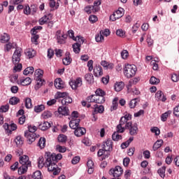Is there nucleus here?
I'll return each mask as SVG.
<instances>
[{
	"label": "nucleus",
	"mask_w": 179,
	"mask_h": 179,
	"mask_svg": "<svg viewBox=\"0 0 179 179\" xmlns=\"http://www.w3.org/2000/svg\"><path fill=\"white\" fill-rule=\"evenodd\" d=\"M15 142L16 143V145L18 148H20V146H22V145H23V137H22L20 136H17L15 140Z\"/></svg>",
	"instance_id": "4c0bfd02"
},
{
	"label": "nucleus",
	"mask_w": 179,
	"mask_h": 179,
	"mask_svg": "<svg viewBox=\"0 0 179 179\" xmlns=\"http://www.w3.org/2000/svg\"><path fill=\"white\" fill-rule=\"evenodd\" d=\"M109 155H110V153H108V151H106L104 150V148L100 149L98 151V156H99V157H101V156H103V159H107V157H108Z\"/></svg>",
	"instance_id": "b1692460"
},
{
	"label": "nucleus",
	"mask_w": 179,
	"mask_h": 179,
	"mask_svg": "<svg viewBox=\"0 0 179 179\" xmlns=\"http://www.w3.org/2000/svg\"><path fill=\"white\" fill-rule=\"evenodd\" d=\"M34 72V68L33 66L27 67L23 71L24 75H32Z\"/></svg>",
	"instance_id": "ea45409f"
},
{
	"label": "nucleus",
	"mask_w": 179,
	"mask_h": 179,
	"mask_svg": "<svg viewBox=\"0 0 179 179\" xmlns=\"http://www.w3.org/2000/svg\"><path fill=\"white\" fill-rule=\"evenodd\" d=\"M35 80H36V84L35 85V90H38L42 86V85L45 82L44 80H43L42 78L39 77H35L34 78Z\"/></svg>",
	"instance_id": "6ab92c4d"
},
{
	"label": "nucleus",
	"mask_w": 179,
	"mask_h": 179,
	"mask_svg": "<svg viewBox=\"0 0 179 179\" xmlns=\"http://www.w3.org/2000/svg\"><path fill=\"white\" fill-rule=\"evenodd\" d=\"M136 104H138V99H134L129 102V106L130 108H135Z\"/></svg>",
	"instance_id": "6e6d98bb"
},
{
	"label": "nucleus",
	"mask_w": 179,
	"mask_h": 179,
	"mask_svg": "<svg viewBox=\"0 0 179 179\" xmlns=\"http://www.w3.org/2000/svg\"><path fill=\"white\" fill-rule=\"evenodd\" d=\"M54 85L56 89H59V90L64 89V87H66V85H65V82H64V80H62L61 78H56L55 80Z\"/></svg>",
	"instance_id": "f8f14e48"
},
{
	"label": "nucleus",
	"mask_w": 179,
	"mask_h": 179,
	"mask_svg": "<svg viewBox=\"0 0 179 179\" xmlns=\"http://www.w3.org/2000/svg\"><path fill=\"white\" fill-rule=\"evenodd\" d=\"M150 83L151 85H158V83H160V80L155 76H152L150 79Z\"/></svg>",
	"instance_id": "8fccbe9b"
},
{
	"label": "nucleus",
	"mask_w": 179,
	"mask_h": 179,
	"mask_svg": "<svg viewBox=\"0 0 179 179\" xmlns=\"http://www.w3.org/2000/svg\"><path fill=\"white\" fill-rule=\"evenodd\" d=\"M9 110V105L2 106L0 108V113H7Z\"/></svg>",
	"instance_id": "69168bd1"
},
{
	"label": "nucleus",
	"mask_w": 179,
	"mask_h": 179,
	"mask_svg": "<svg viewBox=\"0 0 179 179\" xmlns=\"http://www.w3.org/2000/svg\"><path fill=\"white\" fill-rule=\"evenodd\" d=\"M20 82L22 86H29V85L31 83V78H30L29 77H27L24 79L20 80Z\"/></svg>",
	"instance_id": "bb28decb"
},
{
	"label": "nucleus",
	"mask_w": 179,
	"mask_h": 179,
	"mask_svg": "<svg viewBox=\"0 0 179 179\" xmlns=\"http://www.w3.org/2000/svg\"><path fill=\"white\" fill-rule=\"evenodd\" d=\"M136 71H138L136 66L134 64H127L124 69V73L126 78L130 79V78H134V76L136 75Z\"/></svg>",
	"instance_id": "39448f33"
},
{
	"label": "nucleus",
	"mask_w": 179,
	"mask_h": 179,
	"mask_svg": "<svg viewBox=\"0 0 179 179\" xmlns=\"http://www.w3.org/2000/svg\"><path fill=\"white\" fill-rule=\"evenodd\" d=\"M94 114H103L104 113V106L103 105H94Z\"/></svg>",
	"instance_id": "412c9836"
},
{
	"label": "nucleus",
	"mask_w": 179,
	"mask_h": 179,
	"mask_svg": "<svg viewBox=\"0 0 179 179\" xmlns=\"http://www.w3.org/2000/svg\"><path fill=\"white\" fill-rule=\"evenodd\" d=\"M101 5V0H98L96 1H94V6H92L95 10V12H99V6Z\"/></svg>",
	"instance_id": "13d9d810"
},
{
	"label": "nucleus",
	"mask_w": 179,
	"mask_h": 179,
	"mask_svg": "<svg viewBox=\"0 0 179 179\" xmlns=\"http://www.w3.org/2000/svg\"><path fill=\"white\" fill-rule=\"evenodd\" d=\"M87 103H96V95L92 94L86 98Z\"/></svg>",
	"instance_id": "603ef678"
},
{
	"label": "nucleus",
	"mask_w": 179,
	"mask_h": 179,
	"mask_svg": "<svg viewBox=\"0 0 179 179\" xmlns=\"http://www.w3.org/2000/svg\"><path fill=\"white\" fill-rule=\"evenodd\" d=\"M114 14L116 15V17L121 19V17L124 16V8H119L118 10L114 13Z\"/></svg>",
	"instance_id": "473e14b6"
},
{
	"label": "nucleus",
	"mask_w": 179,
	"mask_h": 179,
	"mask_svg": "<svg viewBox=\"0 0 179 179\" xmlns=\"http://www.w3.org/2000/svg\"><path fill=\"white\" fill-rule=\"evenodd\" d=\"M50 20H52V14L51 13L42 17L39 20V24H41V26H43V24H45V23H48Z\"/></svg>",
	"instance_id": "ddd939ff"
},
{
	"label": "nucleus",
	"mask_w": 179,
	"mask_h": 179,
	"mask_svg": "<svg viewBox=\"0 0 179 179\" xmlns=\"http://www.w3.org/2000/svg\"><path fill=\"white\" fill-rule=\"evenodd\" d=\"M95 103L97 104H103L106 103V97L103 96L95 95Z\"/></svg>",
	"instance_id": "a878e982"
},
{
	"label": "nucleus",
	"mask_w": 179,
	"mask_h": 179,
	"mask_svg": "<svg viewBox=\"0 0 179 179\" xmlns=\"http://www.w3.org/2000/svg\"><path fill=\"white\" fill-rule=\"evenodd\" d=\"M85 78L87 80V82H90V83H92V82L94 80V78L93 77V74L92 73L85 74Z\"/></svg>",
	"instance_id": "09e8293b"
},
{
	"label": "nucleus",
	"mask_w": 179,
	"mask_h": 179,
	"mask_svg": "<svg viewBox=\"0 0 179 179\" xmlns=\"http://www.w3.org/2000/svg\"><path fill=\"white\" fill-rule=\"evenodd\" d=\"M20 163L22 164L18 169V174L22 176L27 172L29 167H31V162L29 160V156L23 155L20 157Z\"/></svg>",
	"instance_id": "7ed1b4c3"
},
{
	"label": "nucleus",
	"mask_w": 179,
	"mask_h": 179,
	"mask_svg": "<svg viewBox=\"0 0 179 179\" xmlns=\"http://www.w3.org/2000/svg\"><path fill=\"white\" fill-rule=\"evenodd\" d=\"M94 75L96 78H100L103 76V68L101 66H94Z\"/></svg>",
	"instance_id": "4468645a"
},
{
	"label": "nucleus",
	"mask_w": 179,
	"mask_h": 179,
	"mask_svg": "<svg viewBox=\"0 0 179 179\" xmlns=\"http://www.w3.org/2000/svg\"><path fill=\"white\" fill-rule=\"evenodd\" d=\"M71 103H72V98L69 96V95L62 99V106H68V104H71Z\"/></svg>",
	"instance_id": "c85d7f7f"
},
{
	"label": "nucleus",
	"mask_w": 179,
	"mask_h": 179,
	"mask_svg": "<svg viewBox=\"0 0 179 179\" xmlns=\"http://www.w3.org/2000/svg\"><path fill=\"white\" fill-rule=\"evenodd\" d=\"M124 86L125 84L124 83V82H117L114 85V90H115V92H121V90L124 89Z\"/></svg>",
	"instance_id": "aec40b11"
},
{
	"label": "nucleus",
	"mask_w": 179,
	"mask_h": 179,
	"mask_svg": "<svg viewBox=\"0 0 179 179\" xmlns=\"http://www.w3.org/2000/svg\"><path fill=\"white\" fill-rule=\"evenodd\" d=\"M150 131L152 134H155L156 136H159V135H160V129L157 127H152Z\"/></svg>",
	"instance_id": "864d4df0"
},
{
	"label": "nucleus",
	"mask_w": 179,
	"mask_h": 179,
	"mask_svg": "<svg viewBox=\"0 0 179 179\" xmlns=\"http://www.w3.org/2000/svg\"><path fill=\"white\" fill-rule=\"evenodd\" d=\"M71 62L72 59H71L69 56H66L64 59H63L64 65H69Z\"/></svg>",
	"instance_id": "e2e57ef3"
},
{
	"label": "nucleus",
	"mask_w": 179,
	"mask_h": 179,
	"mask_svg": "<svg viewBox=\"0 0 179 179\" xmlns=\"http://www.w3.org/2000/svg\"><path fill=\"white\" fill-rule=\"evenodd\" d=\"M85 11L88 15H90V13H92V11L96 12V10H94V7L91 6H87V7H85Z\"/></svg>",
	"instance_id": "4d7b16f0"
},
{
	"label": "nucleus",
	"mask_w": 179,
	"mask_h": 179,
	"mask_svg": "<svg viewBox=\"0 0 179 179\" xmlns=\"http://www.w3.org/2000/svg\"><path fill=\"white\" fill-rule=\"evenodd\" d=\"M158 173L159 174L162 178H164L166 177V166H162L158 170Z\"/></svg>",
	"instance_id": "49530a36"
},
{
	"label": "nucleus",
	"mask_w": 179,
	"mask_h": 179,
	"mask_svg": "<svg viewBox=\"0 0 179 179\" xmlns=\"http://www.w3.org/2000/svg\"><path fill=\"white\" fill-rule=\"evenodd\" d=\"M38 166L39 169H43L44 166L45 167V162H44V157H40L38 159Z\"/></svg>",
	"instance_id": "a19ab883"
},
{
	"label": "nucleus",
	"mask_w": 179,
	"mask_h": 179,
	"mask_svg": "<svg viewBox=\"0 0 179 179\" xmlns=\"http://www.w3.org/2000/svg\"><path fill=\"white\" fill-rule=\"evenodd\" d=\"M58 113L62 115H69V108L67 106H60L58 108Z\"/></svg>",
	"instance_id": "dca6fc26"
},
{
	"label": "nucleus",
	"mask_w": 179,
	"mask_h": 179,
	"mask_svg": "<svg viewBox=\"0 0 179 179\" xmlns=\"http://www.w3.org/2000/svg\"><path fill=\"white\" fill-rule=\"evenodd\" d=\"M37 146H39L41 149H44L45 148V138L41 137L38 141Z\"/></svg>",
	"instance_id": "f704fd0d"
},
{
	"label": "nucleus",
	"mask_w": 179,
	"mask_h": 179,
	"mask_svg": "<svg viewBox=\"0 0 179 179\" xmlns=\"http://www.w3.org/2000/svg\"><path fill=\"white\" fill-rule=\"evenodd\" d=\"M101 33H103V30H101L99 34L96 35L95 40L96 43H101V41H104V36Z\"/></svg>",
	"instance_id": "2f4dec72"
},
{
	"label": "nucleus",
	"mask_w": 179,
	"mask_h": 179,
	"mask_svg": "<svg viewBox=\"0 0 179 179\" xmlns=\"http://www.w3.org/2000/svg\"><path fill=\"white\" fill-rule=\"evenodd\" d=\"M128 55H129V53L128 52V50H124L121 52V57L123 59H127L128 58Z\"/></svg>",
	"instance_id": "338daca9"
},
{
	"label": "nucleus",
	"mask_w": 179,
	"mask_h": 179,
	"mask_svg": "<svg viewBox=\"0 0 179 179\" xmlns=\"http://www.w3.org/2000/svg\"><path fill=\"white\" fill-rule=\"evenodd\" d=\"M42 117L44 118V120H48V118H51V117H52V113H51L50 111H45L42 114Z\"/></svg>",
	"instance_id": "052dcab7"
},
{
	"label": "nucleus",
	"mask_w": 179,
	"mask_h": 179,
	"mask_svg": "<svg viewBox=\"0 0 179 179\" xmlns=\"http://www.w3.org/2000/svg\"><path fill=\"white\" fill-rule=\"evenodd\" d=\"M45 166L48 168V171H53V176H58L61 173V169L58 168L57 163L52 161L51 158L45 156Z\"/></svg>",
	"instance_id": "20e7f679"
},
{
	"label": "nucleus",
	"mask_w": 179,
	"mask_h": 179,
	"mask_svg": "<svg viewBox=\"0 0 179 179\" xmlns=\"http://www.w3.org/2000/svg\"><path fill=\"white\" fill-rule=\"evenodd\" d=\"M45 109V106L44 105H38L34 107L35 113H41V111H44Z\"/></svg>",
	"instance_id": "c03bdc74"
},
{
	"label": "nucleus",
	"mask_w": 179,
	"mask_h": 179,
	"mask_svg": "<svg viewBox=\"0 0 179 179\" xmlns=\"http://www.w3.org/2000/svg\"><path fill=\"white\" fill-rule=\"evenodd\" d=\"M3 128H4L7 134H12L13 131H16L17 129V125L15 123H12L10 125L8 123H5L3 125Z\"/></svg>",
	"instance_id": "6e6552de"
},
{
	"label": "nucleus",
	"mask_w": 179,
	"mask_h": 179,
	"mask_svg": "<svg viewBox=\"0 0 179 179\" xmlns=\"http://www.w3.org/2000/svg\"><path fill=\"white\" fill-rule=\"evenodd\" d=\"M43 29V27L38 26V27H34L31 30V34L32 36H38L37 34L38 33V30H41Z\"/></svg>",
	"instance_id": "79ce46f5"
},
{
	"label": "nucleus",
	"mask_w": 179,
	"mask_h": 179,
	"mask_svg": "<svg viewBox=\"0 0 179 179\" xmlns=\"http://www.w3.org/2000/svg\"><path fill=\"white\" fill-rule=\"evenodd\" d=\"M22 50L20 48H16L12 56V62L14 65H17L14 67L15 72H20L22 71V64L20 62V57H22Z\"/></svg>",
	"instance_id": "f03ea898"
},
{
	"label": "nucleus",
	"mask_w": 179,
	"mask_h": 179,
	"mask_svg": "<svg viewBox=\"0 0 179 179\" xmlns=\"http://www.w3.org/2000/svg\"><path fill=\"white\" fill-rule=\"evenodd\" d=\"M132 120V115L128 113L122 117L120 120L119 124L116 127V131L120 134H124L125 129H129V133L131 136L138 135V124H132V122L129 121Z\"/></svg>",
	"instance_id": "f257e3e1"
},
{
	"label": "nucleus",
	"mask_w": 179,
	"mask_h": 179,
	"mask_svg": "<svg viewBox=\"0 0 179 179\" xmlns=\"http://www.w3.org/2000/svg\"><path fill=\"white\" fill-rule=\"evenodd\" d=\"M10 40V36L9 34L4 33L1 35V43H8Z\"/></svg>",
	"instance_id": "c9c22d12"
},
{
	"label": "nucleus",
	"mask_w": 179,
	"mask_h": 179,
	"mask_svg": "<svg viewBox=\"0 0 179 179\" xmlns=\"http://www.w3.org/2000/svg\"><path fill=\"white\" fill-rule=\"evenodd\" d=\"M24 136L27 138L29 145H31L36 141L37 134L36 133L24 132Z\"/></svg>",
	"instance_id": "9d476101"
},
{
	"label": "nucleus",
	"mask_w": 179,
	"mask_h": 179,
	"mask_svg": "<svg viewBox=\"0 0 179 179\" xmlns=\"http://www.w3.org/2000/svg\"><path fill=\"white\" fill-rule=\"evenodd\" d=\"M32 177L34 179H41V171H36L34 173Z\"/></svg>",
	"instance_id": "0e129e2a"
},
{
	"label": "nucleus",
	"mask_w": 179,
	"mask_h": 179,
	"mask_svg": "<svg viewBox=\"0 0 179 179\" xmlns=\"http://www.w3.org/2000/svg\"><path fill=\"white\" fill-rule=\"evenodd\" d=\"M118 108V97H115L112 101V106H110V111H115Z\"/></svg>",
	"instance_id": "393cba45"
},
{
	"label": "nucleus",
	"mask_w": 179,
	"mask_h": 179,
	"mask_svg": "<svg viewBox=\"0 0 179 179\" xmlns=\"http://www.w3.org/2000/svg\"><path fill=\"white\" fill-rule=\"evenodd\" d=\"M102 146V149H104L105 152H110L113 150V141L108 138L107 141H104Z\"/></svg>",
	"instance_id": "1a4fd4ad"
},
{
	"label": "nucleus",
	"mask_w": 179,
	"mask_h": 179,
	"mask_svg": "<svg viewBox=\"0 0 179 179\" xmlns=\"http://www.w3.org/2000/svg\"><path fill=\"white\" fill-rule=\"evenodd\" d=\"M95 96H102L104 97L106 96V92L101 89H97L95 92Z\"/></svg>",
	"instance_id": "680f3d73"
},
{
	"label": "nucleus",
	"mask_w": 179,
	"mask_h": 179,
	"mask_svg": "<svg viewBox=\"0 0 179 179\" xmlns=\"http://www.w3.org/2000/svg\"><path fill=\"white\" fill-rule=\"evenodd\" d=\"M44 75V71L40 69H38L35 71V78H43Z\"/></svg>",
	"instance_id": "3c124183"
},
{
	"label": "nucleus",
	"mask_w": 179,
	"mask_h": 179,
	"mask_svg": "<svg viewBox=\"0 0 179 179\" xmlns=\"http://www.w3.org/2000/svg\"><path fill=\"white\" fill-rule=\"evenodd\" d=\"M18 103H20V99L13 96L9 100V103L11 104V106H16Z\"/></svg>",
	"instance_id": "7c9ffc66"
},
{
	"label": "nucleus",
	"mask_w": 179,
	"mask_h": 179,
	"mask_svg": "<svg viewBox=\"0 0 179 179\" xmlns=\"http://www.w3.org/2000/svg\"><path fill=\"white\" fill-rule=\"evenodd\" d=\"M25 55L29 58H34V57H36V50L33 49H28L25 51Z\"/></svg>",
	"instance_id": "cd10ccee"
},
{
	"label": "nucleus",
	"mask_w": 179,
	"mask_h": 179,
	"mask_svg": "<svg viewBox=\"0 0 179 179\" xmlns=\"http://www.w3.org/2000/svg\"><path fill=\"white\" fill-rule=\"evenodd\" d=\"M56 37H57V43L59 44H65V40L68 38V35L62 34L61 30H58L56 32Z\"/></svg>",
	"instance_id": "0eeeda50"
},
{
	"label": "nucleus",
	"mask_w": 179,
	"mask_h": 179,
	"mask_svg": "<svg viewBox=\"0 0 179 179\" xmlns=\"http://www.w3.org/2000/svg\"><path fill=\"white\" fill-rule=\"evenodd\" d=\"M171 110H168L163 113L161 116V120L163 121V122H166L167 121V118L169 117V115H171Z\"/></svg>",
	"instance_id": "72a5a7b5"
},
{
	"label": "nucleus",
	"mask_w": 179,
	"mask_h": 179,
	"mask_svg": "<svg viewBox=\"0 0 179 179\" xmlns=\"http://www.w3.org/2000/svg\"><path fill=\"white\" fill-rule=\"evenodd\" d=\"M60 0L57 1L56 3L55 0L50 1L49 2V6L50 8H55V9H58L59 8V2Z\"/></svg>",
	"instance_id": "e433bc0d"
},
{
	"label": "nucleus",
	"mask_w": 179,
	"mask_h": 179,
	"mask_svg": "<svg viewBox=\"0 0 179 179\" xmlns=\"http://www.w3.org/2000/svg\"><path fill=\"white\" fill-rule=\"evenodd\" d=\"M85 134H86V129L83 128V127H79L76 129L74 131V134L76 135V136H82L83 135H85Z\"/></svg>",
	"instance_id": "f3484780"
},
{
	"label": "nucleus",
	"mask_w": 179,
	"mask_h": 179,
	"mask_svg": "<svg viewBox=\"0 0 179 179\" xmlns=\"http://www.w3.org/2000/svg\"><path fill=\"white\" fill-rule=\"evenodd\" d=\"M69 85L73 90H76L77 87H80V86H82V78H78L73 81L70 82Z\"/></svg>",
	"instance_id": "9b49d317"
},
{
	"label": "nucleus",
	"mask_w": 179,
	"mask_h": 179,
	"mask_svg": "<svg viewBox=\"0 0 179 179\" xmlns=\"http://www.w3.org/2000/svg\"><path fill=\"white\" fill-rule=\"evenodd\" d=\"M51 127V124L48 122H44L38 125V129L41 131H47L48 128Z\"/></svg>",
	"instance_id": "4be33fe9"
},
{
	"label": "nucleus",
	"mask_w": 179,
	"mask_h": 179,
	"mask_svg": "<svg viewBox=\"0 0 179 179\" xmlns=\"http://www.w3.org/2000/svg\"><path fill=\"white\" fill-rule=\"evenodd\" d=\"M155 97L156 99H158V100H160L161 101H166V100H167L163 92L160 90L155 94Z\"/></svg>",
	"instance_id": "5701e85b"
},
{
	"label": "nucleus",
	"mask_w": 179,
	"mask_h": 179,
	"mask_svg": "<svg viewBox=\"0 0 179 179\" xmlns=\"http://www.w3.org/2000/svg\"><path fill=\"white\" fill-rule=\"evenodd\" d=\"M118 134H120L118 132V130H117V132L113 134L112 138L113 141H120V139H122V136Z\"/></svg>",
	"instance_id": "37998d69"
},
{
	"label": "nucleus",
	"mask_w": 179,
	"mask_h": 179,
	"mask_svg": "<svg viewBox=\"0 0 179 179\" xmlns=\"http://www.w3.org/2000/svg\"><path fill=\"white\" fill-rule=\"evenodd\" d=\"M12 48H15V47L13 46V44H12V43H6L4 45L5 52H9V51H10Z\"/></svg>",
	"instance_id": "a18cd8bd"
},
{
	"label": "nucleus",
	"mask_w": 179,
	"mask_h": 179,
	"mask_svg": "<svg viewBox=\"0 0 179 179\" xmlns=\"http://www.w3.org/2000/svg\"><path fill=\"white\" fill-rule=\"evenodd\" d=\"M87 166L88 168V174H93V172L94 171V163H93V161L89 159L87 162Z\"/></svg>",
	"instance_id": "a211bd4d"
},
{
	"label": "nucleus",
	"mask_w": 179,
	"mask_h": 179,
	"mask_svg": "<svg viewBox=\"0 0 179 179\" xmlns=\"http://www.w3.org/2000/svg\"><path fill=\"white\" fill-rule=\"evenodd\" d=\"M73 52L76 53V54H79V52H80V43H76L73 45Z\"/></svg>",
	"instance_id": "58836bf2"
},
{
	"label": "nucleus",
	"mask_w": 179,
	"mask_h": 179,
	"mask_svg": "<svg viewBox=\"0 0 179 179\" xmlns=\"http://www.w3.org/2000/svg\"><path fill=\"white\" fill-rule=\"evenodd\" d=\"M162 145H163V140H157L153 145L152 149L156 151L159 148H162Z\"/></svg>",
	"instance_id": "c756f323"
},
{
	"label": "nucleus",
	"mask_w": 179,
	"mask_h": 179,
	"mask_svg": "<svg viewBox=\"0 0 179 179\" xmlns=\"http://www.w3.org/2000/svg\"><path fill=\"white\" fill-rule=\"evenodd\" d=\"M80 122V119L71 120L69 122V127L71 129H76L79 127V124Z\"/></svg>",
	"instance_id": "2eb2a0df"
},
{
	"label": "nucleus",
	"mask_w": 179,
	"mask_h": 179,
	"mask_svg": "<svg viewBox=\"0 0 179 179\" xmlns=\"http://www.w3.org/2000/svg\"><path fill=\"white\" fill-rule=\"evenodd\" d=\"M68 96V93L66 92H57L56 99H65L66 97H67Z\"/></svg>",
	"instance_id": "bf43d9fd"
},
{
	"label": "nucleus",
	"mask_w": 179,
	"mask_h": 179,
	"mask_svg": "<svg viewBox=\"0 0 179 179\" xmlns=\"http://www.w3.org/2000/svg\"><path fill=\"white\" fill-rule=\"evenodd\" d=\"M45 156L46 157H49L52 162H55L56 163H58V160H61L62 159V154H55V153H51L50 152H45Z\"/></svg>",
	"instance_id": "423d86ee"
},
{
	"label": "nucleus",
	"mask_w": 179,
	"mask_h": 179,
	"mask_svg": "<svg viewBox=\"0 0 179 179\" xmlns=\"http://www.w3.org/2000/svg\"><path fill=\"white\" fill-rule=\"evenodd\" d=\"M59 142H61L62 143H65L66 142V139H68V137L64 134H60L58 136L57 138Z\"/></svg>",
	"instance_id": "5fc2aeb1"
},
{
	"label": "nucleus",
	"mask_w": 179,
	"mask_h": 179,
	"mask_svg": "<svg viewBox=\"0 0 179 179\" xmlns=\"http://www.w3.org/2000/svg\"><path fill=\"white\" fill-rule=\"evenodd\" d=\"M89 20L90 22H91V23H96V22H97L98 20L97 16L94 15H90L89 17Z\"/></svg>",
	"instance_id": "774afa93"
},
{
	"label": "nucleus",
	"mask_w": 179,
	"mask_h": 179,
	"mask_svg": "<svg viewBox=\"0 0 179 179\" xmlns=\"http://www.w3.org/2000/svg\"><path fill=\"white\" fill-rule=\"evenodd\" d=\"M24 101H25L26 108H33V104L31 103V99L26 98Z\"/></svg>",
	"instance_id": "de8ad7c7"
}]
</instances>
